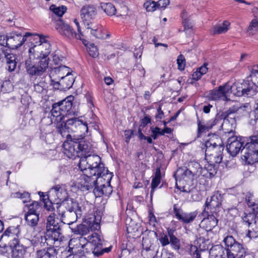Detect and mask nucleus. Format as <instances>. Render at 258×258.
<instances>
[{
    "mask_svg": "<svg viewBox=\"0 0 258 258\" xmlns=\"http://www.w3.org/2000/svg\"><path fill=\"white\" fill-rule=\"evenodd\" d=\"M101 9L108 16H113L116 14V9L114 6L110 3H101Z\"/></svg>",
    "mask_w": 258,
    "mask_h": 258,
    "instance_id": "41",
    "label": "nucleus"
},
{
    "mask_svg": "<svg viewBox=\"0 0 258 258\" xmlns=\"http://www.w3.org/2000/svg\"><path fill=\"white\" fill-rule=\"evenodd\" d=\"M68 125L71 127V131L76 133L75 136L79 139H84V136L88 132V124L78 118L74 117L68 119Z\"/></svg>",
    "mask_w": 258,
    "mask_h": 258,
    "instance_id": "13",
    "label": "nucleus"
},
{
    "mask_svg": "<svg viewBox=\"0 0 258 258\" xmlns=\"http://www.w3.org/2000/svg\"><path fill=\"white\" fill-rule=\"evenodd\" d=\"M208 63L205 62L200 67L197 68L192 75V79L198 81L201 78L203 75L206 74L208 71Z\"/></svg>",
    "mask_w": 258,
    "mask_h": 258,
    "instance_id": "40",
    "label": "nucleus"
},
{
    "mask_svg": "<svg viewBox=\"0 0 258 258\" xmlns=\"http://www.w3.org/2000/svg\"><path fill=\"white\" fill-rule=\"evenodd\" d=\"M88 228L85 225H79L77 226L76 229L74 230L75 233L81 235L82 236L87 233Z\"/></svg>",
    "mask_w": 258,
    "mask_h": 258,
    "instance_id": "54",
    "label": "nucleus"
},
{
    "mask_svg": "<svg viewBox=\"0 0 258 258\" xmlns=\"http://www.w3.org/2000/svg\"><path fill=\"white\" fill-rule=\"evenodd\" d=\"M170 4V0H159L156 2L157 9L164 10Z\"/></svg>",
    "mask_w": 258,
    "mask_h": 258,
    "instance_id": "58",
    "label": "nucleus"
},
{
    "mask_svg": "<svg viewBox=\"0 0 258 258\" xmlns=\"http://www.w3.org/2000/svg\"><path fill=\"white\" fill-rule=\"evenodd\" d=\"M243 156L248 164H258V150L245 148Z\"/></svg>",
    "mask_w": 258,
    "mask_h": 258,
    "instance_id": "28",
    "label": "nucleus"
},
{
    "mask_svg": "<svg viewBox=\"0 0 258 258\" xmlns=\"http://www.w3.org/2000/svg\"><path fill=\"white\" fill-rule=\"evenodd\" d=\"M223 197L221 193L218 191L215 192L210 199H207L205 203L207 209L210 208L213 210L212 212L215 213L217 209L221 205Z\"/></svg>",
    "mask_w": 258,
    "mask_h": 258,
    "instance_id": "24",
    "label": "nucleus"
},
{
    "mask_svg": "<svg viewBox=\"0 0 258 258\" xmlns=\"http://www.w3.org/2000/svg\"><path fill=\"white\" fill-rule=\"evenodd\" d=\"M254 221L249 226L246 236L250 239L258 237V214H254Z\"/></svg>",
    "mask_w": 258,
    "mask_h": 258,
    "instance_id": "34",
    "label": "nucleus"
},
{
    "mask_svg": "<svg viewBox=\"0 0 258 258\" xmlns=\"http://www.w3.org/2000/svg\"><path fill=\"white\" fill-rule=\"evenodd\" d=\"M157 113L155 115V118L157 120H160L164 117V113L163 111L161 110V107L160 106L157 108Z\"/></svg>",
    "mask_w": 258,
    "mask_h": 258,
    "instance_id": "63",
    "label": "nucleus"
},
{
    "mask_svg": "<svg viewBox=\"0 0 258 258\" xmlns=\"http://www.w3.org/2000/svg\"><path fill=\"white\" fill-rule=\"evenodd\" d=\"M38 36L39 41L29 48V58L25 61L27 72L31 76H41L48 67L50 44L46 36Z\"/></svg>",
    "mask_w": 258,
    "mask_h": 258,
    "instance_id": "1",
    "label": "nucleus"
},
{
    "mask_svg": "<svg viewBox=\"0 0 258 258\" xmlns=\"http://www.w3.org/2000/svg\"><path fill=\"white\" fill-rule=\"evenodd\" d=\"M38 241L40 243V241L38 239ZM40 244H41L40 243ZM41 246V245H40ZM47 246L45 243V246H42V247H45ZM47 249H43L41 250H38L36 253V258H54L55 255L56 254V250L54 248V247H56L55 246H49Z\"/></svg>",
    "mask_w": 258,
    "mask_h": 258,
    "instance_id": "29",
    "label": "nucleus"
},
{
    "mask_svg": "<svg viewBox=\"0 0 258 258\" xmlns=\"http://www.w3.org/2000/svg\"><path fill=\"white\" fill-rule=\"evenodd\" d=\"M229 26L230 23L225 21L221 25H217L212 28L210 30V33L212 35L225 33L228 30Z\"/></svg>",
    "mask_w": 258,
    "mask_h": 258,
    "instance_id": "32",
    "label": "nucleus"
},
{
    "mask_svg": "<svg viewBox=\"0 0 258 258\" xmlns=\"http://www.w3.org/2000/svg\"><path fill=\"white\" fill-rule=\"evenodd\" d=\"M242 106L239 103H236L235 105H233L232 107L229 108L228 109L226 113L227 114V116L225 117L224 120V123L227 121L228 119L227 118L228 117L229 115L232 113H234L236 112L238 110L242 109Z\"/></svg>",
    "mask_w": 258,
    "mask_h": 258,
    "instance_id": "47",
    "label": "nucleus"
},
{
    "mask_svg": "<svg viewBox=\"0 0 258 258\" xmlns=\"http://www.w3.org/2000/svg\"><path fill=\"white\" fill-rule=\"evenodd\" d=\"M201 166L197 162H191L188 165V168L184 170L183 174L190 179L197 178L201 175Z\"/></svg>",
    "mask_w": 258,
    "mask_h": 258,
    "instance_id": "25",
    "label": "nucleus"
},
{
    "mask_svg": "<svg viewBox=\"0 0 258 258\" xmlns=\"http://www.w3.org/2000/svg\"><path fill=\"white\" fill-rule=\"evenodd\" d=\"M205 167L212 177H213L217 172L215 166L213 164H208L205 165Z\"/></svg>",
    "mask_w": 258,
    "mask_h": 258,
    "instance_id": "59",
    "label": "nucleus"
},
{
    "mask_svg": "<svg viewBox=\"0 0 258 258\" xmlns=\"http://www.w3.org/2000/svg\"><path fill=\"white\" fill-rule=\"evenodd\" d=\"M22 228L20 226L8 227L0 238V250L3 252L8 251L10 248L20 243L22 238Z\"/></svg>",
    "mask_w": 258,
    "mask_h": 258,
    "instance_id": "6",
    "label": "nucleus"
},
{
    "mask_svg": "<svg viewBox=\"0 0 258 258\" xmlns=\"http://www.w3.org/2000/svg\"><path fill=\"white\" fill-rule=\"evenodd\" d=\"M76 181L75 186L83 191H86L92 189L97 181L99 180L100 176H93L89 173L80 171Z\"/></svg>",
    "mask_w": 258,
    "mask_h": 258,
    "instance_id": "12",
    "label": "nucleus"
},
{
    "mask_svg": "<svg viewBox=\"0 0 258 258\" xmlns=\"http://www.w3.org/2000/svg\"><path fill=\"white\" fill-rule=\"evenodd\" d=\"M89 55L95 58L98 55V52L97 49L96 47H92V48H90L89 50Z\"/></svg>",
    "mask_w": 258,
    "mask_h": 258,
    "instance_id": "64",
    "label": "nucleus"
},
{
    "mask_svg": "<svg viewBox=\"0 0 258 258\" xmlns=\"http://www.w3.org/2000/svg\"><path fill=\"white\" fill-rule=\"evenodd\" d=\"M50 10L55 15L58 17H61L66 12L67 8L66 7L62 6L57 7L55 5H51L50 7ZM60 18H58V19Z\"/></svg>",
    "mask_w": 258,
    "mask_h": 258,
    "instance_id": "46",
    "label": "nucleus"
},
{
    "mask_svg": "<svg viewBox=\"0 0 258 258\" xmlns=\"http://www.w3.org/2000/svg\"><path fill=\"white\" fill-rule=\"evenodd\" d=\"M202 148L205 150V155L212 156L215 159V162L220 163L222 160V152L224 147L222 145L221 138L216 134L209 135L208 139L204 140Z\"/></svg>",
    "mask_w": 258,
    "mask_h": 258,
    "instance_id": "7",
    "label": "nucleus"
},
{
    "mask_svg": "<svg viewBox=\"0 0 258 258\" xmlns=\"http://www.w3.org/2000/svg\"><path fill=\"white\" fill-rule=\"evenodd\" d=\"M177 63L178 64V68L180 71L184 69L185 66V59L182 54L178 55L177 59Z\"/></svg>",
    "mask_w": 258,
    "mask_h": 258,
    "instance_id": "55",
    "label": "nucleus"
},
{
    "mask_svg": "<svg viewBox=\"0 0 258 258\" xmlns=\"http://www.w3.org/2000/svg\"><path fill=\"white\" fill-rule=\"evenodd\" d=\"M144 7L148 12H154L157 10L156 2L154 1H147L144 4Z\"/></svg>",
    "mask_w": 258,
    "mask_h": 258,
    "instance_id": "48",
    "label": "nucleus"
},
{
    "mask_svg": "<svg viewBox=\"0 0 258 258\" xmlns=\"http://www.w3.org/2000/svg\"><path fill=\"white\" fill-rule=\"evenodd\" d=\"M228 258H241L246 253L243 244L235 240L232 236H227L223 240Z\"/></svg>",
    "mask_w": 258,
    "mask_h": 258,
    "instance_id": "9",
    "label": "nucleus"
},
{
    "mask_svg": "<svg viewBox=\"0 0 258 258\" xmlns=\"http://www.w3.org/2000/svg\"><path fill=\"white\" fill-rule=\"evenodd\" d=\"M16 59L17 57L15 54L10 56L6 59L7 68L9 72H12L14 71L16 69L17 65V61H16Z\"/></svg>",
    "mask_w": 258,
    "mask_h": 258,
    "instance_id": "45",
    "label": "nucleus"
},
{
    "mask_svg": "<svg viewBox=\"0 0 258 258\" xmlns=\"http://www.w3.org/2000/svg\"><path fill=\"white\" fill-rule=\"evenodd\" d=\"M74 22L75 23V24L77 28V30L78 32V33H77V36H76V39H81V36H83V35L81 31V27L79 24V23L76 19H74Z\"/></svg>",
    "mask_w": 258,
    "mask_h": 258,
    "instance_id": "62",
    "label": "nucleus"
},
{
    "mask_svg": "<svg viewBox=\"0 0 258 258\" xmlns=\"http://www.w3.org/2000/svg\"><path fill=\"white\" fill-rule=\"evenodd\" d=\"M159 240L162 246H165L170 243L168 236L164 234L160 235Z\"/></svg>",
    "mask_w": 258,
    "mask_h": 258,
    "instance_id": "60",
    "label": "nucleus"
},
{
    "mask_svg": "<svg viewBox=\"0 0 258 258\" xmlns=\"http://www.w3.org/2000/svg\"><path fill=\"white\" fill-rule=\"evenodd\" d=\"M64 154L69 158L81 157L94 153L91 143L84 139H76L64 141L63 144Z\"/></svg>",
    "mask_w": 258,
    "mask_h": 258,
    "instance_id": "3",
    "label": "nucleus"
},
{
    "mask_svg": "<svg viewBox=\"0 0 258 258\" xmlns=\"http://www.w3.org/2000/svg\"><path fill=\"white\" fill-rule=\"evenodd\" d=\"M211 128V125L209 126L208 123L206 124H203L200 120H198V138L201 137L202 133L205 132L206 130Z\"/></svg>",
    "mask_w": 258,
    "mask_h": 258,
    "instance_id": "49",
    "label": "nucleus"
},
{
    "mask_svg": "<svg viewBox=\"0 0 258 258\" xmlns=\"http://www.w3.org/2000/svg\"><path fill=\"white\" fill-rule=\"evenodd\" d=\"M39 214H28L25 213V219L27 224L32 227L36 226L38 224L39 217Z\"/></svg>",
    "mask_w": 258,
    "mask_h": 258,
    "instance_id": "39",
    "label": "nucleus"
},
{
    "mask_svg": "<svg viewBox=\"0 0 258 258\" xmlns=\"http://www.w3.org/2000/svg\"><path fill=\"white\" fill-rule=\"evenodd\" d=\"M186 12L184 11H182L181 13L182 25L184 27V31L187 33L188 31L190 32L192 30L193 25L190 19L186 18Z\"/></svg>",
    "mask_w": 258,
    "mask_h": 258,
    "instance_id": "42",
    "label": "nucleus"
},
{
    "mask_svg": "<svg viewBox=\"0 0 258 258\" xmlns=\"http://www.w3.org/2000/svg\"><path fill=\"white\" fill-rule=\"evenodd\" d=\"M245 199L247 206L252 208L254 214H258V203H256L253 193L250 191L247 192L245 194Z\"/></svg>",
    "mask_w": 258,
    "mask_h": 258,
    "instance_id": "35",
    "label": "nucleus"
},
{
    "mask_svg": "<svg viewBox=\"0 0 258 258\" xmlns=\"http://www.w3.org/2000/svg\"><path fill=\"white\" fill-rule=\"evenodd\" d=\"M30 34L26 33L25 35L18 32L13 31L7 33V47L11 49H17L26 40V37Z\"/></svg>",
    "mask_w": 258,
    "mask_h": 258,
    "instance_id": "14",
    "label": "nucleus"
},
{
    "mask_svg": "<svg viewBox=\"0 0 258 258\" xmlns=\"http://www.w3.org/2000/svg\"><path fill=\"white\" fill-rule=\"evenodd\" d=\"M81 171L93 176L104 175L108 170L101 162L100 157L93 153L81 157L79 164Z\"/></svg>",
    "mask_w": 258,
    "mask_h": 258,
    "instance_id": "4",
    "label": "nucleus"
},
{
    "mask_svg": "<svg viewBox=\"0 0 258 258\" xmlns=\"http://www.w3.org/2000/svg\"><path fill=\"white\" fill-rule=\"evenodd\" d=\"M173 212L177 219L186 224L192 222L198 215L197 211L189 213H183L175 205L173 207Z\"/></svg>",
    "mask_w": 258,
    "mask_h": 258,
    "instance_id": "23",
    "label": "nucleus"
},
{
    "mask_svg": "<svg viewBox=\"0 0 258 258\" xmlns=\"http://www.w3.org/2000/svg\"><path fill=\"white\" fill-rule=\"evenodd\" d=\"M87 238L81 236L72 238L69 243V249L63 251H68V255H72L74 258V255L82 256L85 255V253H89L90 250L89 247H87Z\"/></svg>",
    "mask_w": 258,
    "mask_h": 258,
    "instance_id": "10",
    "label": "nucleus"
},
{
    "mask_svg": "<svg viewBox=\"0 0 258 258\" xmlns=\"http://www.w3.org/2000/svg\"><path fill=\"white\" fill-rule=\"evenodd\" d=\"M151 137L154 140H156L158 136H163V133L160 128L158 126L150 127Z\"/></svg>",
    "mask_w": 258,
    "mask_h": 258,
    "instance_id": "53",
    "label": "nucleus"
},
{
    "mask_svg": "<svg viewBox=\"0 0 258 258\" xmlns=\"http://www.w3.org/2000/svg\"><path fill=\"white\" fill-rule=\"evenodd\" d=\"M28 211L26 213L28 214H39L38 210L40 208V205L38 202H33L28 207Z\"/></svg>",
    "mask_w": 258,
    "mask_h": 258,
    "instance_id": "50",
    "label": "nucleus"
},
{
    "mask_svg": "<svg viewBox=\"0 0 258 258\" xmlns=\"http://www.w3.org/2000/svg\"><path fill=\"white\" fill-rule=\"evenodd\" d=\"M11 249H12V258H24L26 253V247L19 243L14 246Z\"/></svg>",
    "mask_w": 258,
    "mask_h": 258,
    "instance_id": "37",
    "label": "nucleus"
},
{
    "mask_svg": "<svg viewBox=\"0 0 258 258\" xmlns=\"http://www.w3.org/2000/svg\"><path fill=\"white\" fill-rule=\"evenodd\" d=\"M86 28L90 29V33L96 38L107 39L110 36L108 30L102 26H94L93 25Z\"/></svg>",
    "mask_w": 258,
    "mask_h": 258,
    "instance_id": "26",
    "label": "nucleus"
},
{
    "mask_svg": "<svg viewBox=\"0 0 258 258\" xmlns=\"http://www.w3.org/2000/svg\"><path fill=\"white\" fill-rule=\"evenodd\" d=\"M88 227L92 231L98 230L100 228L99 223L98 222L95 221L94 219L93 221H89Z\"/></svg>",
    "mask_w": 258,
    "mask_h": 258,
    "instance_id": "61",
    "label": "nucleus"
},
{
    "mask_svg": "<svg viewBox=\"0 0 258 258\" xmlns=\"http://www.w3.org/2000/svg\"><path fill=\"white\" fill-rule=\"evenodd\" d=\"M209 258H228L226 250L221 245L212 247L209 251Z\"/></svg>",
    "mask_w": 258,
    "mask_h": 258,
    "instance_id": "31",
    "label": "nucleus"
},
{
    "mask_svg": "<svg viewBox=\"0 0 258 258\" xmlns=\"http://www.w3.org/2000/svg\"><path fill=\"white\" fill-rule=\"evenodd\" d=\"M51 122H53L55 125L56 132L58 134H60L62 137H66V140L64 141L68 140H74L71 135L69 134L71 131V127L68 125V120L66 122L63 121V119L60 120L56 119V117L50 116Z\"/></svg>",
    "mask_w": 258,
    "mask_h": 258,
    "instance_id": "19",
    "label": "nucleus"
},
{
    "mask_svg": "<svg viewBox=\"0 0 258 258\" xmlns=\"http://www.w3.org/2000/svg\"><path fill=\"white\" fill-rule=\"evenodd\" d=\"M74 99V96L70 95L64 100L53 104L50 116L53 117V118L56 117V119L60 120L63 119L65 115L72 114L74 112L72 110Z\"/></svg>",
    "mask_w": 258,
    "mask_h": 258,
    "instance_id": "8",
    "label": "nucleus"
},
{
    "mask_svg": "<svg viewBox=\"0 0 258 258\" xmlns=\"http://www.w3.org/2000/svg\"><path fill=\"white\" fill-rule=\"evenodd\" d=\"M142 246V254L146 258H153L156 255L155 246L153 245L152 240L149 237L143 238Z\"/></svg>",
    "mask_w": 258,
    "mask_h": 258,
    "instance_id": "22",
    "label": "nucleus"
},
{
    "mask_svg": "<svg viewBox=\"0 0 258 258\" xmlns=\"http://www.w3.org/2000/svg\"><path fill=\"white\" fill-rule=\"evenodd\" d=\"M87 240V247L90 248L89 253L92 252L96 256L103 254L102 240L98 234L96 233H93L88 237Z\"/></svg>",
    "mask_w": 258,
    "mask_h": 258,
    "instance_id": "16",
    "label": "nucleus"
},
{
    "mask_svg": "<svg viewBox=\"0 0 258 258\" xmlns=\"http://www.w3.org/2000/svg\"><path fill=\"white\" fill-rule=\"evenodd\" d=\"M11 82H0V91L6 92L13 89Z\"/></svg>",
    "mask_w": 258,
    "mask_h": 258,
    "instance_id": "51",
    "label": "nucleus"
},
{
    "mask_svg": "<svg viewBox=\"0 0 258 258\" xmlns=\"http://www.w3.org/2000/svg\"><path fill=\"white\" fill-rule=\"evenodd\" d=\"M70 69L65 66H60L52 69L49 75L50 81H57L68 78V81H75V78L73 76Z\"/></svg>",
    "mask_w": 258,
    "mask_h": 258,
    "instance_id": "15",
    "label": "nucleus"
},
{
    "mask_svg": "<svg viewBox=\"0 0 258 258\" xmlns=\"http://www.w3.org/2000/svg\"><path fill=\"white\" fill-rule=\"evenodd\" d=\"M168 235L170 238L169 242L172 247L176 250L179 249L180 248L179 240L174 235V231L171 229L168 230Z\"/></svg>",
    "mask_w": 258,
    "mask_h": 258,
    "instance_id": "43",
    "label": "nucleus"
},
{
    "mask_svg": "<svg viewBox=\"0 0 258 258\" xmlns=\"http://www.w3.org/2000/svg\"><path fill=\"white\" fill-rule=\"evenodd\" d=\"M228 93V88L226 83L224 85L220 86L218 89L210 91L206 95V97L210 100H225Z\"/></svg>",
    "mask_w": 258,
    "mask_h": 258,
    "instance_id": "21",
    "label": "nucleus"
},
{
    "mask_svg": "<svg viewBox=\"0 0 258 258\" xmlns=\"http://www.w3.org/2000/svg\"><path fill=\"white\" fill-rule=\"evenodd\" d=\"M254 213L253 214H246L244 217H242L243 222L245 224H247L249 227L253 223L252 221H254Z\"/></svg>",
    "mask_w": 258,
    "mask_h": 258,
    "instance_id": "57",
    "label": "nucleus"
},
{
    "mask_svg": "<svg viewBox=\"0 0 258 258\" xmlns=\"http://www.w3.org/2000/svg\"><path fill=\"white\" fill-rule=\"evenodd\" d=\"M49 197H56L60 201L63 200L66 196V192L64 189L62 188L59 185H57L52 188L49 191Z\"/></svg>",
    "mask_w": 258,
    "mask_h": 258,
    "instance_id": "33",
    "label": "nucleus"
},
{
    "mask_svg": "<svg viewBox=\"0 0 258 258\" xmlns=\"http://www.w3.org/2000/svg\"><path fill=\"white\" fill-rule=\"evenodd\" d=\"M248 69L249 74L247 77V81L258 80V64L249 66L248 67Z\"/></svg>",
    "mask_w": 258,
    "mask_h": 258,
    "instance_id": "44",
    "label": "nucleus"
},
{
    "mask_svg": "<svg viewBox=\"0 0 258 258\" xmlns=\"http://www.w3.org/2000/svg\"><path fill=\"white\" fill-rule=\"evenodd\" d=\"M56 208L58 215L63 224L71 225L77 220L79 216L81 215V207L72 199L63 202L60 205H57Z\"/></svg>",
    "mask_w": 258,
    "mask_h": 258,
    "instance_id": "5",
    "label": "nucleus"
},
{
    "mask_svg": "<svg viewBox=\"0 0 258 258\" xmlns=\"http://www.w3.org/2000/svg\"><path fill=\"white\" fill-rule=\"evenodd\" d=\"M55 28L60 35L68 39L76 38V36H77L73 29L60 18L56 21Z\"/></svg>",
    "mask_w": 258,
    "mask_h": 258,
    "instance_id": "20",
    "label": "nucleus"
},
{
    "mask_svg": "<svg viewBox=\"0 0 258 258\" xmlns=\"http://www.w3.org/2000/svg\"><path fill=\"white\" fill-rule=\"evenodd\" d=\"M226 85L228 88V93H231L235 96L250 97L255 93V89L251 86L250 84L246 82H235L232 85L226 83Z\"/></svg>",
    "mask_w": 258,
    "mask_h": 258,
    "instance_id": "11",
    "label": "nucleus"
},
{
    "mask_svg": "<svg viewBox=\"0 0 258 258\" xmlns=\"http://www.w3.org/2000/svg\"><path fill=\"white\" fill-rule=\"evenodd\" d=\"M218 220L213 214L208 215L204 218L199 224L200 227L204 229L207 231H211L217 225Z\"/></svg>",
    "mask_w": 258,
    "mask_h": 258,
    "instance_id": "27",
    "label": "nucleus"
},
{
    "mask_svg": "<svg viewBox=\"0 0 258 258\" xmlns=\"http://www.w3.org/2000/svg\"><path fill=\"white\" fill-rule=\"evenodd\" d=\"M161 173L160 168L156 169L154 177H153L151 182V197H152L155 189L161 182Z\"/></svg>",
    "mask_w": 258,
    "mask_h": 258,
    "instance_id": "38",
    "label": "nucleus"
},
{
    "mask_svg": "<svg viewBox=\"0 0 258 258\" xmlns=\"http://www.w3.org/2000/svg\"><path fill=\"white\" fill-rule=\"evenodd\" d=\"M55 216L52 213L47 217L44 235L36 237L40 241L41 246H45L46 243L47 245L58 247L62 241L61 229L58 223L55 222Z\"/></svg>",
    "mask_w": 258,
    "mask_h": 258,
    "instance_id": "2",
    "label": "nucleus"
},
{
    "mask_svg": "<svg viewBox=\"0 0 258 258\" xmlns=\"http://www.w3.org/2000/svg\"><path fill=\"white\" fill-rule=\"evenodd\" d=\"M245 148L246 149L258 150V131L246 139Z\"/></svg>",
    "mask_w": 258,
    "mask_h": 258,
    "instance_id": "36",
    "label": "nucleus"
},
{
    "mask_svg": "<svg viewBox=\"0 0 258 258\" xmlns=\"http://www.w3.org/2000/svg\"><path fill=\"white\" fill-rule=\"evenodd\" d=\"M99 182H100L99 180L97 181L95 185L94 186V187H95L94 189V193L95 196L97 197H100L103 195L102 184L100 185H98Z\"/></svg>",
    "mask_w": 258,
    "mask_h": 258,
    "instance_id": "56",
    "label": "nucleus"
},
{
    "mask_svg": "<svg viewBox=\"0 0 258 258\" xmlns=\"http://www.w3.org/2000/svg\"><path fill=\"white\" fill-rule=\"evenodd\" d=\"M245 139L239 138L236 136L229 137L227 140V150L232 156H235L241 150L242 147L245 150V146H243Z\"/></svg>",
    "mask_w": 258,
    "mask_h": 258,
    "instance_id": "18",
    "label": "nucleus"
},
{
    "mask_svg": "<svg viewBox=\"0 0 258 258\" xmlns=\"http://www.w3.org/2000/svg\"><path fill=\"white\" fill-rule=\"evenodd\" d=\"M111 177V173L107 172L106 174L100 175V178H99V180L100 181V182H102V179L104 180V183L102 184V186L103 195L106 196H109L112 192V188L110 184V181Z\"/></svg>",
    "mask_w": 258,
    "mask_h": 258,
    "instance_id": "30",
    "label": "nucleus"
},
{
    "mask_svg": "<svg viewBox=\"0 0 258 258\" xmlns=\"http://www.w3.org/2000/svg\"><path fill=\"white\" fill-rule=\"evenodd\" d=\"M96 14V9L93 6L87 5L82 8L80 15L84 25L86 28L93 25V21L95 18Z\"/></svg>",
    "mask_w": 258,
    "mask_h": 258,
    "instance_id": "17",
    "label": "nucleus"
},
{
    "mask_svg": "<svg viewBox=\"0 0 258 258\" xmlns=\"http://www.w3.org/2000/svg\"><path fill=\"white\" fill-rule=\"evenodd\" d=\"M14 197L22 199L24 203H27L30 200V195L27 192L23 193L20 192H16L14 194Z\"/></svg>",
    "mask_w": 258,
    "mask_h": 258,
    "instance_id": "52",
    "label": "nucleus"
}]
</instances>
